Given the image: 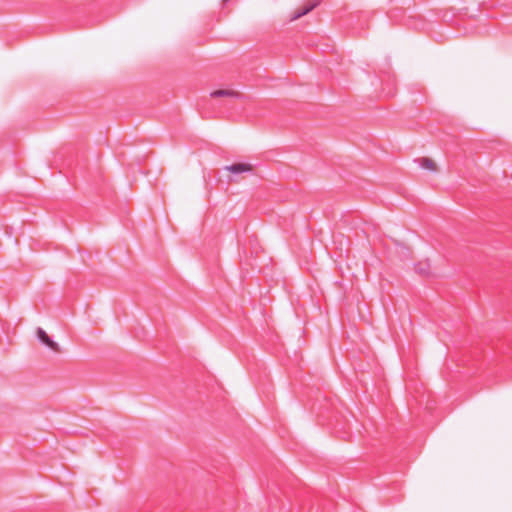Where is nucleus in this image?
I'll return each mask as SVG.
<instances>
[{"label": "nucleus", "instance_id": "7", "mask_svg": "<svg viewBox=\"0 0 512 512\" xmlns=\"http://www.w3.org/2000/svg\"><path fill=\"white\" fill-rule=\"evenodd\" d=\"M228 0H224V2H227Z\"/></svg>", "mask_w": 512, "mask_h": 512}, {"label": "nucleus", "instance_id": "3", "mask_svg": "<svg viewBox=\"0 0 512 512\" xmlns=\"http://www.w3.org/2000/svg\"><path fill=\"white\" fill-rule=\"evenodd\" d=\"M224 170L229 171L232 174H241L246 172H252L253 166L249 163H234L225 166Z\"/></svg>", "mask_w": 512, "mask_h": 512}, {"label": "nucleus", "instance_id": "2", "mask_svg": "<svg viewBox=\"0 0 512 512\" xmlns=\"http://www.w3.org/2000/svg\"><path fill=\"white\" fill-rule=\"evenodd\" d=\"M36 335H37V338L39 339V341L42 344L49 347L52 351H54L56 353L61 352V348H60L59 344L56 343L55 341H53L42 328H40V327L37 328Z\"/></svg>", "mask_w": 512, "mask_h": 512}, {"label": "nucleus", "instance_id": "6", "mask_svg": "<svg viewBox=\"0 0 512 512\" xmlns=\"http://www.w3.org/2000/svg\"><path fill=\"white\" fill-rule=\"evenodd\" d=\"M419 164V166L423 169L429 170V171H437V165L436 163L427 157H422L416 160Z\"/></svg>", "mask_w": 512, "mask_h": 512}, {"label": "nucleus", "instance_id": "5", "mask_svg": "<svg viewBox=\"0 0 512 512\" xmlns=\"http://www.w3.org/2000/svg\"><path fill=\"white\" fill-rule=\"evenodd\" d=\"M210 96L213 98H219V97L240 98L241 94L232 89H219V90L212 91L210 93Z\"/></svg>", "mask_w": 512, "mask_h": 512}, {"label": "nucleus", "instance_id": "1", "mask_svg": "<svg viewBox=\"0 0 512 512\" xmlns=\"http://www.w3.org/2000/svg\"><path fill=\"white\" fill-rule=\"evenodd\" d=\"M414 270L421 277H433L436 275L429 259L418 261L414 266Z\"/></svg>", "mask_w": 512, "mask_h": 512}, {"label": "nucleus", "instance_id": "4", "mask_svg": "<svg viewBox=\"0 0 512 512\" xmlns=\"http://www.w3.org/2000/svg\"><path fill=\"white\" fill-rule=\"evenodd\" d=\"M320 3V0H310L302 9L295 12V14L292 16L291 20H297L300 17L308 14L310 11H312L316 6H318Z\"/></svg>", "mask_w": 512, "mask_h": 512}]
</instances>
